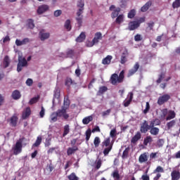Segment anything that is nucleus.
<instances>
[{
    "label": "nucleus",
    "instance_id": "1",
    "mask_svg": "<svg viewBox=\"0 0 180 180\" xmlns=\"http://www.w3.org/2000/svg\"><path fill=\"white\" fill-rule=\"evenodd\" d=\"M24 141H26V138L25 137H22L16 141L15 146L12 148L14 155H19V154L22 153V148L27 146V143H23Z\"/></svg>",
    "mask_w": 180,
    "mask_h": 180
},
{
    "label": "nucleus",
    "instance_id": "2",
    "mask_svg": "<svg viewBox=\"0 0 180 180\" xmlns=\"http://www.w3.org/2000/svg\"><path fill=\"white\" fill-rule=\"evenodd\" d=\"M123 81H124V70H122L119 75L116 73L112 74L110 79V82L112 85L122 84L123 83Z\"/></svg>",
    "mask_w": 180,
    "mask_h": 180
},
{
    "label": "nucleus",
    "instance_id": "3",
    "mask_svg": "<svg viewBox=\"0 0 180 180\" xmlns=\"http://www.w3.org/2000/svg\"><path fill=\"white\" fill-rule=\"evenodd\" d=\"M144 22H146V17L140 18L138 20L131 21L128 24V30L130 31L136 30V29H139L140 25L144 23Z\"/></svg>",
    "mask_w": 180,
    "mask_h": 180
},
{
    "label": "nucleus",
    "instance_id": "4",
    "mask_svg": "<svg viewBox=\"0 0 180 180\" xmlns=\"http://www.w3.org/2000/svg\"><path fill=\"white\" fill-rule=\"evenodd\" d=\"M27 66V60H26V58L19 56L18 57V63L17 65V71L18 72H20L22 70H23V67Z\"/></svg>",
    "mask_w": 180,
    "mask_h": 180
},
{
    "label": "nucleus",
    "instance_id": "5",
    "mask_svg": "<svg viewBox=\"0 0 180 180\" xmlns=\"http://www.w3.org/2000/svg\"><path fill=\"white\" fill-rule=\"evenodd\" d=\"M169 99H171V96L168 94H165L158 98L157 103L159 106H162L164 103H167Z\"/></svg>",
    "mask_w": 180,
    "mask_h": 180
},
{
    "label": "nucleus",
    "instance_id": "6",
    "mask_svg": "<svg viewBox=\"0 0 180 180\" xmlns=\"http://www.w3.org/2000/svg\"><path fill=\"white\" fill-rule=\"evenodd\" d=\"M58 117H63L65 120L70 117V115L67 114V108L63 106L61 109L58 110L56 112Z\"/></svg>",
    "mask_w": 180,
    "mask_h": 180
},
{
    "label": "nucleus",
    "instance_id": "7",
    "mask_svg": "<svg viewBox=\"0 0 180 180\" xmlns=\"http://www.w3.org/2000/svg\"><path fill=\"white\" fill-rule=\"evenodd\" d=\"M65 85L67 86V89L69 92L71 91V88H77V83L70 77L65 79Z\"/></svg>",
    "mask_w": 180,
    "mask_h": 180
},
{
    "label": "nucleus",
    "instance_id": "8",
    "mask_svg": "<svg viewBox=\"0 0 180 180\" xmlns=\"http://www.w3.org/2000/svg\"><path fill=\"white\" fill-rule=\"evenodd\" d=\"M110 11H112V13H111V18L112 19H115V18L119 16V13H120V11H122V9L120 7H117L116 8V7L115 6V5H111L110 6Z\"/></svg>",
    "mask_w": 180,
    "mask_h": 180
},
{
    "label": "nucleus",
    "instance_id": "9",
    "mask_svg": "<svg viewBox=\"0 0 180 180\" xmlns=\"http://www.w3.org/2000/svg\"><path fill=\"white\" fill-rule=\"evenodd\" d=\"M140 131L141 133H143V134H146L148 130H150V125H148V122L147 120H144L143 122H142L140 124Z\"/></svg>",
    "mask_w": 180,
    "mask_h": 180
},
{
    "label": "nucleus",
    "instance_id": "10",
    "mask_svg": "<svg viewBox=\"0 0 180 180\" xmlns=\"http://www.w3.org/2000/svg\"><path fill=\"white\" fill-rule=\"evenodd\" d=\"M139 68H140V64L139 63V62H136L134 65L133 68L129 70L127 74L128 78H130V77H132V75H134L136 72L139 71Z\"/></svg>",
    "mask_w": 180,
    "mask_h": 180
},
{
    "label": "nucleus",
    "instance_id": "11",
    "mask_svg": "<svg viewBox=\"0 0 180 180\" xmlns=\"http://www.w3.org/2000/svg\"><path fill=\"white\" fill-rule=\"evenodd\" d=\"M99 40H102V33L101 32H96L94 35V39L91 42V46H94L98 43H99Z\"/></svg>",
    "mask_w": 180,
    "mask_h": 180
},
{
    "label": "nucleus",
    "instance_id": "12",
    "mask_svg": "<svg viewBox=\"0 0 180 180\" xmlns=\"http://www.w3.org/2000/svg\"><path fill=\"white\" fill-rule=\"evenodd\" d=\"M49 9H50V7L49 6V5H46V4L41 5L38 7L37 13L38 15H43V13H44L45 12H47Z\"/></svg>",
    "mask_w": 180,
    "mask_h": 180
},
{
    "label": "nucleus",
    "instance_id": "13",
    "mask_svg": "<svg viewBox=\"0 0 180 180\" xmlns=\"http://www.w3.org/2000/svg\"><path fill=\"white\" fill-rule=\"evenodd\" d=\"M32 115V110H30V107H27L22 113V120H26L29 116Z\"/></svg>",
    "mask_w": 180,
    "mask_h": 180
},
{
    "label": "nucleus",
    "instance_id": "14",
    "mask_svg": "<svg viewBox=\"0 0 180 180\" xmlns=\"http://www.w3.org/2000/svg\"><path fill=\"white\" fill-rule=\"evenodd\" d=\"M127 57H129V51L124 49L121 56L120 63L122 64H126L127 63Z\"/></svg>",
    "mask_w": 180,
    "mask_h": 180
},
{
    "label": "nucleus",
    "instance_id": "15",
    "mask_svg": "<svg viewBox=\"0 0 180 180\" xmlns=\"http://www.w3.org/2000/svg\"><path fill=\"white\" fill-rule=\"evenodd\" d=\"M128 96H129L128 100H125L123 102V105L124 106V108H127L130 105V104L131 103V101H133V96H134V94L133 92H129L128 94Z\"/></svg>",
    "mask_w": 180,
    "mask_h": 180
},
{
    "label": "nucleus",
    "instance_id": "16",
    "mask_svg": "<svg viewBox=\"0 0 180 180\" xmlns=\"http://www.w3.org/2000/svg\"><path fill=\"white\" fill-rule=\"evenodd\" d=\"M147 161H148V155H147V153L141 154L139 158V162L141 164H143V162H147Z\"/></svg>",
    "mask_w": 180,
    "mask_h": 180
},
{
    "label": "nucleus",
    "instance_id": "17",
    "mask_svg": "<svg viewBox=\"0 0 180 180\" xmlns=\"http://www.w3.org/2000/svg\"><path fill=\"white\" fill-rule=\"evenodd\" d=\"M18 120L19 118L16 116V114H14L10 119V124L13 127H16L18 124Z\"/></svg>",
    "mask_w": 180,
    "mask_h": 180
},
{
    "label": "nucleus",
    "instance_id": "18",
    "mask_svg": "<svg viewBox=\"0 0 180 180\" xmlns=\"http://www.w3.org/2000/svg\"><path fill=\"white\" fill-rule=\"evenodd\" d=\"M11 98H13L14 101H18L22 98V94H20L19 90H14L11 94Z\"/></svg>",
    "mask_w": 180,
    "mask_h": 180
},
{
    "label": "nucleus",
    "instance_id": "19",
    "mask_svg": "<svg viewBox=\"0 0 180 180\" xmlns=\"http://www.w3.org/2000/svg\"><path fill=\"white\" fill-rule=\"evenodd\" d=\"M112 59L113 56L108 55L102 60V64H103V65H109V64L112 63Z\"/></svg>",
    "mask_w": 180,
    "mask_h": 180
},
{
    "label": "nucleus",
    "instance_id": "20",
    "mask_svg": "<svg viewBox=\"0 0 180 180\" xmlns=\"http://www.w3.org/2000/svg\"><path fill=\"white\" fill-rule=\"evenodd\" d=\"M151 5H153V1H148L141 8V12H147Z\"/></svg>",
    "mask_w": 180,
    "mask_h": 180
},
{
    "label": "nucleus",
    "instance_id": "21",
    "mask_svg": "<svg viewBox=\"0 0 180 180\" xmlns=\"http://www.w3.org/2000/svg\"><path fill=\"white\" fill-rule=\"evenodd\" d=\"M141 139V133L140 131H137L136 134L132 137L131 142L133 144H136V142L139 141Z\"/></svg>",
    "mask_w": 180,
    "mask_h": 180
},
{
    "label": "nucleus",
    "instance_id": "22",
    "mask_svg": "<svg viewBox=\"0 0 180 180\" xmlns=\"http://www.w3.org/2000/svg\"><path fill=\"white\" fill-rule=\"evenodd\" d=\"M172 180H179L180 172L178 170H173L171 173Z\"/></svg>",
    "mask_w": 180,
    "mask_h": 180
},
{
    "label": "nucleus",
    "instance_id": "23",
    "mask_svg": "<svg viewBox=\"0 0 180 180\" xmlns=\"http://www.w3.org/2000/svg\"><path fill=\"white\" fill-rule=\"evenodd\" d=\"M11 64L9 56H6L3 60V68H8Z\"/></svg>",
    "mask_w": 180,
    "mask_h": 180
},
{
    "label": "nucleus",
    "instance_id": "24",
    "mask_svg": "<svg viewBox=\"0 0 180 180\" xmlns=\"http://www.w3.org/2000/svg\"><path fill=\"white\" fill-rule=\"evenodd\" d=\"M124 22V15L120 14L115 19V23L117 25H122Z\"/></svg>",
    "mask_w": 180,
    "mask_h": 180
},
{
    "label": "nucleus",
    "instance_id": "25",
    "mask_svg": "<svg viewBox=\"0 0 180 180\" xmlns=\"http://www.w3.org/2000/svg\"><path fill=\"white\" fill-rule=\"evenodd\" d=\"M167 113L168 115L166 117V120H172V119H175V117L176 116V113H175V111L170 110Z\"/></svg>",
    "mask_w": 180,
    "mask_h": 180
},
{
    "label": "nucleus",
    "instance_id": "26",
    "mask_svg": "<svg viewBox=\"0 0 180 180\" xmlns=\"http://www.w3.org/2000/svg\"><path fill=\"white\" fill-rule=\"evenodd\" d=\"M85 39H86V35H85V32H82L76 39V41L77 43H82Z\"/></svg>",
    "mask_w": 180,
    "mask_h": 180
},
{
    "label": "nucleus",
    "instance_id": "27",
    "mask_svg": "<svg viewBox=\"0 0 180 180\" xmlns=\"http://www.w3.org/2000/svg\"><path fill=\"white\" fill-rule=\"evenodd\" d=\"M76 151H78V146L70 147L67 150L68 155H72Z\"/></svg>",
    "mask_w": 180,
    "mask_h": 180
},
{
    "label": "nucleus",
    "instance_id": "28",
    "mask_svg": "<svg viewBox=\"0 0 180 180\" xmlns=\"http://www.w3.org/2000/svg\"><path fill=\"white\" fill-rule=\"evenodd\" d=\"M150 133L152 134V136H158V134L160 133V129L155 127H150Z\"/></svg>",
    "mask_w": 180,
    "mask_h": 180
},
{
    "label": "nucleus",
    "instance_id": "29",
    "mask_svg": "<svg viewBox=\"0 0 180 180\" xmlns=\"http://www.w3.org/2000/svg\"><path fill=\"white\" fill-rule=\"evenodd\" d=\"M161 124V121L158 119H155L150 121V127H155V126H160Z\"/></svg>",
    "mask_w": 180,
    "mask_h": 180
},
{
    "label": "nucleus",
    "instance_id": "30",
    "mask_svg": "<svg viewBox=\"0 0 180 180\" xmlns=\"http://www.w3.org/2000/svg\"><path fill=\"white\" fill-rule=\"evenodd\" d=\"M50 37V33L46 32V33H39V39L41 40V41H44V40H47Z\"/></svg>",
    "mask_w": 180,
    "mask_h": 180
},
{
    "label": "nucleus",
    "instance_id": "31",
    "mask_svg": "<svg viewBox=\"0 0 180 180\" xmlns=\"http://www.w3.org/2000/svg\"><path fill=\"white\" fill-rule=\"evenodd\" d=\"M58 115L56 114V112H52V114L50 116V122L51 123H56V122H57Z\"/></svg>",
    "mask_w": 180,
    "mask_h": 180
},
{
    "label": "nucleus",
    "instance_id": "32",
    "mask_svg": "<svg viewBox=\"0 0 180 180\" xmlns=\"http://www.w3.org/2000/svg\"><path fill=\"white\" fill-rule=\"evenodd\" d=\"M112 148H113V144H111L109 146V147L104 148L103 153L104 154L105 157L109 155V152L112 151Z\"/></svg>",
    "mask_w": 180,
    "mask_h": 180
},
{
    "label": "nucleus",
    "instance_id": "33",
    "mask_svg": "<svg viewBox=\"0 0 180 180\" xmlns=\"http://www.w3.org/2000/svg\"><path fill=\"white\" fill-rule=\"evenodd\" d=\"M113 143H110V137L106 138L103 142L102 146L103 147H109L110 145Z\"/></svg>",
    "mask_w": 180,
    "mask_h": 180
},
{
    "label": "nucleus",
    "instance_id": "34",
    "mask_svg": "<svg viewBox=\"0 0 180 180\" xmlns=\"http://www.w3.org/2000/svg\"><path fill=\"white\" fill-rule=\"evenodd\" d=\"M64 27H65V29H66V30H67L68 32H70V30H71V29H72L71 20H67L65 22Z\"/></svg>",
    "mask_w": 180,
    "mask_h": 180
},
{
    "label": "nucleus",
    "instance_id": "35",
    "mask_svg": "<svg viewBox=\"0 0 180 180\" xmlns=\"http://www.w3.org/2000/svg\"><path fill=\"white\" fill-rule=\"evenodd\" d=\"M108 91V87L105 86H103L99 88L98 91L97 92V95L100 96V95H103V94H105Z\"/></svg>",
    "mask_w": 180,
    "mask_h": 180
},
{
    "label": "nucleus",
    "instance_id": "36",
    "mask_svg": "<svg viewBox=\"0 0 180 180\" xmlns=\"http://www.w3.org/2000/svg\"><path fill=\"white\" fill-rule=\"evenodd\" d=\"M130 151V148L127 147L125 148V150L123 151L122 153V158L123 160H126V158H127V157H129V153Z\"/></svg>",
    "mask_w": 180,
    "mask_h": 180
},
{
    "label": "nucleus",
    "instance_id": "37",
    "mask_svg": "<svg viewBox=\"0 0 180 180\" xmlns=\"http://www.w3.org/2000/svg\"><path fill=\"white\" fill-rule=\"evenodd\" d=\"M70 133V125L66 124L63 127V137H65L67 134H69Z\"/></svg>",
    "mask_w": 180,
    "mask_h": 180
},
{
    "label": "nucleus",
    "instance_id": "38",
    "mask_svg": "<svg viewBox=\"0 0 180 180\" xmlns=\"http://www.w3.org/2000/svg\"><path fill=\"white\" fill-rule=\"evenodd\" d=\"M39 99H40V96L33 97L30 100L29 105H34V103H37V102H39Z\"/></svg>",
    "mask_w": 180,
    "mask_h": 180
},
{
    "label": "nucleus",
    "instance_id": "39",
    "mask_svg": "<svg viewBox=\"0 0 180 180\" xmlns=\"http://www.w3.org/2000/svg\"><path fill=\"white\" fill-rule=\"evenodd\" d=\"M41 136H38L37 138V140L35 141L34 143H33L32 148H33L34 147H39V146H40V144H41Z\"/></svg>",
    "mask_w": 180,
    "mask_h": 180
},
{
    "label": "nucleus",
    "instance_id": "40",
    "mask_svg": "<svg viewBox=\"0 0 180 180\" xmlns=\"http://www.w3.org/2000/svg\"><path fill=\"white\" fill-rule=\"evenodd\" d=\"M92 120H94V117H92V116H89L83 119L82 123L83 124H88L90 122H92Z\"/></svg>",
    "mask_w": 180,
    "mask_h": 180
},
{
    "label": "nucleus",
    "instance_id": "41",
    "mask_svg": "<svg viewBox=\"0 0 180 180\" xmlns=\"http://www.w3.org/2000/svg\"><path fill=\"white\" fill-rule=\"evenodd\" d=\"M148 143H153V137L151 136H146L143 140V144L145 146H148Z\"/></svg>",
    "mask_w": 180,
    "mask_h": 180
},
{
    "label": "nucleus",
    "instance_id": "42",
    "mask_svg": "<svg viewBox=\"0 0 180 180\" xmlns=\"http://www.w3.org/2000/svg\"><path fill=\"white\" fill-rule=\"evenodd\" d=\"M68 179L69 180H79V177H78L77 176V174H75V172L71 173L68 176Z\"/></svg>",
    "mask_w": 180,
    "mask_h": 180
},
{
    "label": "nucleus",
    "instance_id": "43",
    "mask_svg": "<svg viewBox=\"0 0 180 180\" xmlns=\"http://www.w3.org/2000/svg\"><path fill=\"white\" fill-rule=\"evenodd\" d=\"M112 176L115 180H120V174H119V170H115L112 174Z\"/></svg>",
    "mask_w": 180,
    "mask_h": 180
},
{
    "label": "nucleus",
    "instance_id": "44",
    "mask_svg": "<svg viewBox=\"0 0 180 180\" xmlns=\"http://www.w3.org/2000/svg\"><path fill=\"white\" fill-rule=\"evenodd\" d=\"M94 144L96 148L99 147V145L101 144V138H99V136H96L94 138Z\"/></svg>",
    "mask_w": 180,
    "mask_h": 180
},
{
    "label": "nucleus",
    "instance_id": "45",
    "mask_svg": "<svg viewBox=\"0 0 180 180\" xmlns=\"http://www.w3.org/2000/svg\"><path fill=\"white\" fill-rule=\"evenodd\" d=\"M96 164V169H99L101 167H102V159L98 158L95 162Z\"/></svg>",
    "mask_w": 180,
    "mask_h": 180
},
{
    "label": "nucleus",
    "instance_id": "46",
    "mask_svg": "<svg viewBox=\"0 0 180 180\" xmlns=\"http://www.w3.org/2000/svg\"><path fill=\"white\" fill-rule=\"evenodd\" d=\"M172 8L173 9H178V8H180V0H175L172 3Z\"/></svg>",
    "mask_w": 180,
    "mask_h": 180
},
{
    "label": "nucleus",
    "instance_id": "47",
    "mask_svg": "<svg viewBox=\"0 0 180 180\" xmlns=\"http://www.w3.org/2000/svg\"><path fill=\"white\" fill-rule=\"evenodd\" d=\"M86 141H89V139H91V135L92 134V131L91 129H89L86 131Z\"/></svg>",
    "mask_w": 180,
    "mask_h": 180
},
{
    "label": "nucleus",
    "instance_id": "48",
    "mask_svg": "<svg viewBox=\"0 0 180 180\" xmlns=\"http://www.w3.org/2000/svg\"><path fill=\"white\" fill-rule=\"evenodd\" d=\"M129 19H133L136 16V10L132 9L128 13Z\"/></svg>",
    "mask_w": 180,
    "mask_h": 180
},
{
    "label": "nucleus",
    "instance_id": "49",
    "mask_svg": "<svg viewBox=\"0 0 180 180\" xmlns=\"http://www.w3.org/2000/svg\"><path fill=\"white\" fill-rule=\"evenodd\" d=\"M164 78H165V73L164 72L160 73L158 79L156 81L157 84H161V82L162 81V79H164Z\"/></svg>",
    "mask_w": 180,
    "mask_h": 180
},
{
    "label": "nucleus",
    "instance_id": "50",
    "mask_svg": "<svg viewBox=\"0 0 180 180\" xmlns=\"http://www.w3.org/2000/svg\"><path fill=\"white\" fill-rule=\"evenodd\" d=\"M27 26L30 29H34V22L32 19H29L27 20Z\"/></svg>",
    "mask_w": 180,
    "mask_h": 180
},
{
    "label": "nucleus",
    "instance_id": "51",
    "mask_svg": "<svg viewBox=\"0 0 180 180\" xmlns=\"http://www.w3.org/2000/svg\"><path fill=\"white\" fill-rule=\"evenodd\" d=\"M160 172H164V168L161 166H158L156 169L153 171V174H160Z\"/></svg>",
    "mask_w": 180,
    "mask_h": 180
},
{
    "label": "nucleus",
    "instance_id": "52",
    "mask_svg": "<svg viewBox=\"0 0 180 180\" xmlns=\"http://www.w3.org/2000/svg\"><path fill=\"white\" fill-rule=\"evenodd\" d=\"M84 18V15H81L80 17H77L76 20L79 25V27H81L82 26V19Z\"/></svg>",
    "mask_w": 180,
    "mask_h": 180
},
{
    "label": "nucleus",
    "instance_id": "53",
    "mask_svg": "<svg viewBox=\"0 0 180 180\" xmlns=\"http://www.w3.org/2000/svg\"><path fill=\"white\" fill-rule=\"evenodd\" d=\"M167 129L169 130L172 129V127H174L175 126V120H172L167 123Z\"/></svg>",
    "mask_w": 180,
    "mask_h": 180
},
{
    "label": "nucleus",
    "instance_id": "54",
    "mask_svg": "<svg viewBox=\"0 0 180 180\" xmlns=\"http://www.w3.org/2000/svg\"><path fill=\"white\" fill-rule=\"evenodd\" d=\"M77 6L80 9H84V6H85V3L84 2V0H79L77 3Z\"/></svg>",
    "mask_w": 180,
    "mask_h": 180
},
{
    "label": "nucleus",
    "instance_id": "55",
    "mask_svg": "<svg viewBox=\"0 0 180 180\" xmlns=\"http://www.w3.org/2000/svg\"><path fill=\"white\" fill-rule=\"evenodd\" d=\"M116 133H117V131H116L115 128L111 129L110 132V136L111 137V139H115V137L116 136Z\"/></svg>",
    "mask_w": 180,
    "mask_h": 180
},
{
    "label": "nucleus",
    "instance_id": "56",
    "mask_svg": "<svg viewBox=\"0 0 180 180\" xmlns=\"http://www.w3.org/2000/svg\"><path fill=\"white\" fill-rule=\"evenodd\" d=\"M150 103L148 102H146V109L143 110V113L144 115H147V113H148V112L150 111Z\"/></svg>",
    "mask_w": 180,
    "mask_h": 180
},
{
    "label": "nucleus",
    "instance_id": "57",
    "mask_svg": "<svg viewBox=\"0 0 180 180\" xmlns=\"http://www.w3.org/2000/svg\"><path fill=\"white\" fill-rule=\"evenodd\" d=\"M168 112L169 111L167 108L162 109L161 117H162V119H165V117L168 115Z\"/></svg>",
    "mask_w": 180,
    "mask_h": 180
},
{
    "label": "nucleus",
    "instance_id": "58",
    "mask_svg": "<svg viewBox=\"0 0 180 180\" xmlns=\"http://www.w3.org/2000/svg\"><path fill=\"white\" fill-rule=\"evenodd\" d=\"M67 56L68 57H69L70 58H72L75 53H74V50L72 49H69L68 51H67Z\"/></svg>",
    "mask_w": 180,
    "mask_h": 180
},
{
    "label": "nucleus",
    "instance_id": "59",
    "mask_svg": "<svg viewBox=\"0 0 180 180\" xmlns=\"http://www.w3.org/2000/svg\"><path fill=\"white\" fill-rule=\"evenodd\" d=\"M46 110L44 109V107H41V111L39 112V116L41 118L44 117Z\"/></svg>",
    "mask_w": 180,
    "mask_h": 180
},
{
    "label": "nucleus",
    "instance_id": "60",
    "mask_svg": "<svg viewBox=\"0 0 180 180\" xmlns=\"http://www.w3.org/2000/svg\"><path fill=\"white\" fill-rule=\"evenodd\" d=\"M164 143H165L164 139L158 140V141H157L158 147H159V148L162 147V146H164Z\"/></svg>",
    "mask_w": 180,
    "mask_h": 180
},
{
    "label": "nucleus",
    "instance_id": "61",
    "mask_svg": "<svg viewBox=\"0 0 180 180\" xmlns=\"http://www.w3.org/2000/svg\"><path fill=\"white\" fill-rule=\"evenodd\" d=\"M135 41H141L143 40V37H141V34H137L134 36Z\"/></svg>",
    "mask_w": 180,
    "mask_h": 180
},
{
    "label": "nucleus",
    "instance_id": "62",
    "mask_svg": "<svg viewBox=\"0 0 180 180\" xmlns=\"http://www.w3.org/2000/svg\"><path fill=\"white\" fill-rule=\"evenodd\" d=\"M63 105L65 107V109L68 110V108H70V100L67 99L64 101Z\"/></svg>",
    "mask_w": 180,
    "mask_h": 180
},
{
    "label": "nucleus",
    "instance_id": "63",
    "mask_svg": "<svg viewBox=\"0 0 180 180\" xmlns=\"http://www.w3.org/2000/svg\"><path fill=\"white\" fill-rule=\"evenodd\" d=\"M61 13H63L61 10H56L54 11L53 15L56 18H58V16H60Z\"/></svg>",
    "mask_w": 180,
    "mask_h": 180
},
{
    "label": "nucleus",
    "instance_id": "64",
    "mask_svg": "<svg viewBox=\"0 0 180 180\" xmlns=\"http://www.w3.org/2000/svg\"><path fill=\"white\" fill-rule=\"evenodd\" d=\"M127 6V1L126 0H121L120 8H126Z\"/></svg>",
    "mask_w": 180,
    "mask_h": 180
}]
</instances>
